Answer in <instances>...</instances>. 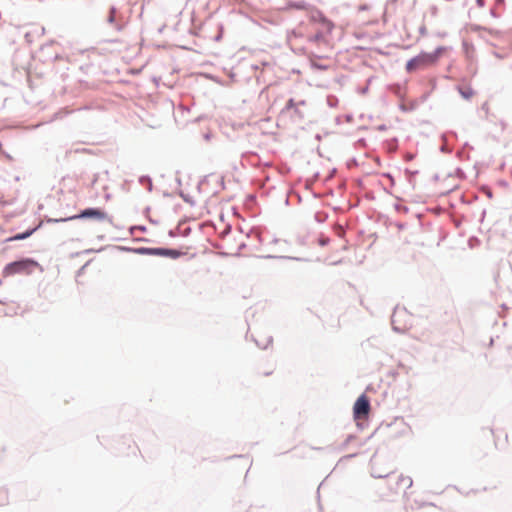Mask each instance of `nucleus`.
<instances>
[{
    "label": "nucleus",
    "mask_w": 512,
    "mask_h": 512,
    "mask_svg": "<svg viewBox=\"0 0 512 512\" xmlns=\"http://www.w3.org/2000/svg\"><path fill=\"white\" fill-rule=\"evenodd\" d=\"M443 50L444 49L440 47L432 53L422 52L416 57L410 59L406 64L407 72L412 73L416 70L435 64Z\"/></svg>",
    "instance_id": "nucleus-1"
},
{
    "label": "nucleus",
    "mask_w": 512,
    "mask_h": 512,
    "mask_svg": "<svg viewBox=\"0 0 512 512\" xmlns=\"http://www.w3.org/2000/svg\"><path fill=\"white\" fill-rule=\"evenodd\" d=\"M37 266V262L32 259H23L7 264L3 269V276L8 277L15 274H29L33 268Z\"/></svg>",
    "instance_id": "nucleus-2"
},
{
    "label": "nucleus",
    "mask_w": 512,
    "mask_h": 512,
    "mask_svg": "<svg viewBox=\"0 0 512 512\" xmlns=\"http://www.w3.org/2000/svg\"><path fill=\"white\" fill-rule=\"evenodd\" d=\"M92 219L97 222H103L108 219L107 213L100 208H88L83 210L80 214L70 216L68 218L63 219H50L49 222H60V221H69L75 219Z\"/></svg>",
    "instance_id": "nucleus-3"
},
{
    "label": "nucleus",
    "mask_w": 512,
    "mask_h": 512,
    "mask_svg": "<svg viewBox=\"0 0 512 512\" xmlns=\"http://www.w3.org/2000/svg\"><path fill=\"white\" fill-rule=\"evenodd\" d=\"M370 412V402L366 395H361L353 407V415L356 420L366 418Z\"/></svg>",
    "instance_id": "nucleus-4"
},
{
    "label": "nucleus",
    "mask_w": 512,
    "mask_h": 512,
    "mask_svg": "<svg viewBox=\"0 0 512 512\" xmlns=\"http://www.w3.org/2000/svg\"><path fill=\"white\" fill-rule=\"evenodd\" d=\"M412 484L413 481L410 476L401 474L394 479L393 483L390 484V490L394 494H405Z\"/></svg>",
    "instance_id": "nucleus-5"
},
{
    "label": "nucleus",
    "mask_w": 512,
    "mask_h": 512,
    "mask_svg": "<svg viewBox=\"0 0 512 512\" xmlns=\"http://www.w3.org/2000/svg\"><path fill=\"white\" fill-rule=\"evenodd\" d=\"M151 254L159 255V256H165L172 259H177L183 255H185V252H182L180 250L176 249H167V248H155L150 250Z\"/></svg>",
    "instance_id": "nucleus-6"
},
{
    "label": "nucleus",
    "mask_w": 512,
    "mask_h": 512,
    "mask_svg": "<svg viewBox=\"0 0 512 512\" xmlns=\"http://www.w3.org/2000/svg\"><path fill=\"white\" fill-rule=\"evenodd\" d=\"M312 19L316 22H319L322 29L326 32H331L334 28V24L330 20L326 19L321 13L313 15Z\"/></svg>",
    "instance_id": "nucleus-7"
},
{
    "label": "nucleus",
    "mask_w": 512,
    "mask_h": 512,
    "mask_svg": "<svg viewBox=\"0 0 512 512\" xmlns=\"http://www.w3.org/2000/svg\"><path fill=\"white\" fill-rule=\"evenodd\" d=\"M36 230H37V227L32 228L23 233H19L15 236L9 237L8 239H6V241L11 242V241H16V240H24V239L30 237Z\"/></svg>",
    "instance_id": "nucleus-8"
},
{
    "label": "nucleus",
    "mask_w": 512,
    "mask_h": 512,
    "mask_svg": "<svg viewBox=\"0 0 512 512\" xmlns=\"http://www.w3.org/2000/svg\"><path fill=\"white\" fill-rule=\"evenodd\" d=\"M321 60H322L321 57L318 55L311 54V56H310V62L314 67L319 68V69H327L328 65L320 63Z\"/></svg>",
    "instance_id": "nucleus-9"
},
{
    "label": "nucleus",
    "mask_w": 512,
    "mask_h": 512,
    "mask_svg": "<svg viewBox=\"0 0 512 512\" xmlns=\"http://www.w3.org/2000/svg\"><path fill=\"white\" fill-rule=\"evenodd\" d=\"M336 233L338 236H342L344 234V230H343L342 226L336 227Z\"/></svg>",
    "instance_id": "nucleus-10"
},
{
    "label": "nucleus",
    "mask_w": 512,
    "mask_h": 512,
    "mask_svg": "<svg viewBox=\"0 0 512 512\" xmlns=\"http://www.w3.org/2000/svg\"><path fill=\"white\" fill-rule=\"evenodd\" d=\"M368 9H369V6H368V5H366V4H365V5H361V6L359 7V10H360V11H364V10H368Z\"/></svg>",
    "instance_id": "nucleus-11"
},
{
    "label": "nucleus",
    "mask_w": 512,
    "mask_h": 512,
    "mask_svg": "<svg viewBox=\"0 0 512 512\" xmlns=\"http://www.w3.org/2000/svg\"><path fill=\"white\" fill-rule=\"evenodd\" d=\"M321 39H322V37H321V36H319V35H316V36L314 37V40H315V41H319V40H321Z\"/></svg>",
    "instance_id": "nucleus-12"
},
{
    "label": "nucleus",
    "mask_w": 512,
    "mask_h": 512,
    "mask_svg": "<svg viewBox=\"0 0 512 512\" xmlns=\"http://www.w3.org/2000/svg\"><path fill=\"white\" fill-rule=\"evenodd\" d=\"M372 23H377L378 22V19L375 18L374 20L371 21Z\"/></svg>",
    "instance_id": "nucleus-13"
}]
</instances>
